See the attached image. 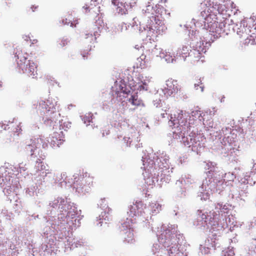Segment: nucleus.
<instances>
[{"mask_svg":"<svg viewBox=\"0 0 256 256\" xmlns=\"http://www.w3.org/2000/svg\"><path fill=\"white\" fill-rule=\"evenodd\" d=\"M142 161L144 166L142 168L144 170L143 172V175L144 178L145 183L148 186L147 188L150 189L156 186V184L159 186H162L164 184H160V174L158 176V173L156 172V175H154L152 172L154 164L152 161L146 159V158H142Z\"/></svg>","mask_w":256,"mask_h":256,"instance_id":"obj_16","label":"nucleus"},{"mask_svg":"<svg viewBox=\"0 0 256 256\" xmlns=\"http://www.w3.org/2000/svg\"><path fill=\"white\" fill-rule=\"evenodd\" d=\"M112 90L113 95L116 97L118 101L123 102L125 101L124 99L126 98V100L134 106H144L142 100L136 94H130L129 88L126 86V83L122 80L115 82L114 86L112 87Z\"/></svg>","mask_w":256,"mask_h":256,"instance_id":"obj_11","label":"nucleus"},{"mask_svg":"<svg viewBox=\"0 0 256 256\" xmlns=\"http://www.w3.org/2000/svg\"><path fill=\"white\" fill-rule=\"evenodd\" d=\"M232 208L231 204L218 202L215 206L216 212L210 211L208 212L205 210H198L197 212L196 221L194 225L202 230H210L212 232L221 231L223 229L230 226V228L238 227V224L233 216H228V218L223 214H228Z\"/></svg>","mask_w":256,"mask_h":256,"instance_id":"obj_3","label":"nucleus"},{"mask_svg":"<svg viewBox=\"0 0 256 256\" xmlns=\"http://www.w3.org/2000/svg\"><path fill=\"white\" fill-rule=\"evenodd\" d=\"M162 10H164L165 12V14H166V10H164L163 8H160V10H158V12H159L160 11H161V12H162Z\"/></svg>","mask_w":256,"mask_h":256,"instance_id":"obj_60","label":"nucleus"},{"mask_svg":"<svg viewBox=\"0 0 256 256\" xmlns=\"http://www.w3.org/2000/svg\"><path fill=\"white\" fill-rule=\"evenodd\" d=\"M123 1H126V3L128 2H131V0H123Z\"/></svg>","mask_w":256,"mask_h":256,"instance_id":"obj_62","label":"nucleus"},{"mask_svg":"<svg viewBox=\"0 0 256 256\" xmlns=\"http://www.w3.org/2000/svg\"><path fill=\"white\" fill-rule=\"evenodd\" d=\"M212 118H206L204 120L202 121V124L208 130L212 128L214 125V122L211 120Z\"/></svg>","mask_w":256,"mask_h":256,"instance_id":"obj_38","label":"nucleus"},{"mask_svg":"<svg viewBox=\"0 0 256 256\" xmlns=\"http://www.w3.org/2000/svg\"><path fill=\"white\" fill-rule=\"evenodd\" d=\"M124 234V241L132 243L134 240V236L133 234V228L129 229L126 230L122 231Z\"/></svg>","mask_w":256,"mask_h":256,"instance_id":"obj_33","label":"nucleus"},{"mask_svg":"<svg viewBox=\"0 0 256 256\" xmlns=\"http://www.w3.org/2000/svg\"><path fill=\"white\" fill-rule=\"evenodd\" d=\"M62 22L64 24L68 25L70 24V26L72 27L74 26V24H73V22H71V21L70 20H68L67 18H66L65 20V21L64 20H63Z\"/></svg>","mask_w":256,"mask_h":256,"instance_id":"obj_52","label":"nucleus"},{"mask_svg":"<svg viewBox=\"0 0 256 256\" xmlns=\"http://www.w3.org/2000/svg\"><path fill=\"white\" fill-rule=\"evenodd\" d=\"M106 209H108L107 214L106 212H102L101 214L99 216V220L100 222L98 224H100V226H102V224L104 222H104L105 224L107 223V221L109 220L110 218L109 217L108 214L110 212L112 211V209L109 207L106 206Z\"/></svg>","mask_w":256,"mask_h":256,"instance_id":"obj_35","label":"nucleus"},{"mask_svg":"<svg viewBox=\"0 0 256 256\" xmlns=\"http://www.w3.org/2000/svg\"><path fill=\"white\" fill-rule=\"evenodd\" d=\"M129 26V25H128L125 23H122L118 26V30L120 32H124L127 30Z\"/></svg>","mask_w":256,"mask_h":256,"instance_id":"obj_45","label":"nucleus"},{"mask_svg":"<svg viewBox=\"0 0 256 256\" xmlns=\"http://www.w3.org/2000/svg\"><path fill=\"white\" fill-rule=\"evenodd\" d=\"M216 140H220V142L228 150H238L239 145L236 142V130L230 128H224L219 132H216L212 134Z\"/></svg>","mask_w":256,"mask_h":256,"instance_id":"obj_13","label":"nucleus"},{"mask_svg":"<svg viewBox=\"0 0 256 256\" xmlns=\"http://www.w3.org/2000/svg\"><path fill=\"white\" fill-rule=\"evenodd\" d=\"M102 0H91V3L90 6H88L86 4L85 6H83V8H84L86 11L89 9V11L93 10V12L97 14L98 12H100V6H98L100 3L101 2Z\"/></svg>","mask_w":256,"mask_h":256,"instance_id":"obj_27","label":"nucleus"},{"mask_svg":"<svg viewBox=\"0 0 256 256\" xmlns=\"http://www.w3.org/2000/svg\"><path fill=\"white\" fill-rule=\"evenodd\" d=\"M161 115H162V118H164L165 117V114H162Z\"/></svg>","mask_w":256,"mask_h":256,"instance_id":"obj_63","label":"nucleus"},{"mask_svg":"<svg viewBox=\"0 0 256 256\" xmlns=\"http://www.w3.org/2000/svg\"><path fill=\"white\" fill-rule=\"evenodd\" d=\"M249 253L252 256H256V242L250 246Z\"/></svg>","mask_w":256,"mask_h":256,"instance_id":"obj_47","label":"nucleus"},{"mask_svg":"<svg viewBox=\"0 0 256 256\" xmlns=\"http://www.w3.org/2000/svg\"><path fill=\"white\" fill-rule=\"evenodd\" d=\"M36 186H30L27 188L26 193L30 196H34L36 194Z\"/></svg>","mask_w":256,"mask_h":256,"instance_id":"obj_39","label":"nucleus"},{"mask_svg":"<svg viewBox=\"0 0 256 256\" xmlns=\"http://www.w3.org/2000/svg\"><path fill=\"white\" fill-rule=\"evenodd\" d=\"M232 28L244 45L256 44V22L254 18H244Z\"/></svg>","mask_w":256,"mask_h":256,"instance_id":"obj_9","label":"nucleus"},{"mask_svg":"<svg viewBox=\"0 0 256 256\" xmlns=\"http://www.w3.org/2000/svg\"><path fill=\"white\" fill-rule=\"evenodd\" d=\"M122 122H123V124H122V123H120V122H119L118 123V124H120V127H122V126H123L124 128L128 127L127 122H126L124 120H122ZM119 122H120V120H119Z\"/></svg>","mask_w":256,"mask_h":256,"instance_id":"obj_53","label":"nucleus"},{"mask_svg":"<svg viewBox=\"0 0 256 256\" xmlns=\"http://www.w3.org/2000/svg\"><path fill=\"white\" fill-rule=\"evenodd\" d=\"M38 42V40H33L32 41V44H36Z\"/></svg>","mask_w":256,"mask_h":256,"instance_id":"obj_58","label":"nucleus"},{"mask_svg":"<svg viewBox=\"0 0 256 256\" xmlns=\"http://www.w3.org/2000/svg\"><path fill=\"white\" fill-rule=\"evenodd\" d=\"M144 10L148 14L152 12V16L148 17L146 24L140 26L139 31L142 36H146L150 40L154 41L158 35L166 32L167 27L157 14L158 12L154 10L153 6L148 4Z\"/></svg>","mask_w":256,"mask_h":256,"instance_id":"obj_5","label":"nucleus"},{"mask_svg":"<svg viewBox=\"0 0 256 256\" xmlns=\"http://www.w3.org/2000/svg\"><path fill=\"white\" fill-rule=\"evenodd\" d=\"M18 168L19 173L24 172L27 170L26 164L24 162L20 163Z\"/></svg>","mask_w":256,"mask_h":256,"instance_id":"obj_49","label":"nucleus"},{"mask_svg":"<svg viewBox=\"0 0 256 256\" xmlns=\"http://www.w3.org/2000/svg\"><path fill=\"white\" fill-rule=\"evenodd\" d=\"M128 132L129 133H130V136H129L128 134V136H124V140L126 142L127 146L130 145V142L138 136V134L137 130L133 128H130L128 130Z\"/></svg>","mask_w":256,"mask_h":256,"instance_id":"obj_30","label":"nucleus"},{"mask_svg":"<svg viewBox=\"0 0 256 256\" xmlns=\"http://www.w3.org/2000/svg\"><path fill=\"white\" fill-rule=\"evenodd\" d=\"M157 159L152 167V172L154 175L160 174V184L168 183L171 180V174L173 167L170 162L169 156L164 151L157 152Z\"/></svg>","mask_w":256,"mask_h":256,"instance_id":"obj_10","label":"nucleus"},{"mask_svg":"<svg viewBox=\"0 0 256 256\" xmlns=\"http://www.w3.org/2000/svg\"><path fill=\"white\" fill-rule=\"evenodd\" d=\"M203 80V78H200L198 80L197 82L194 84V88L195 90H198V86H200V88L201 92H203L204 90V86L202 83V80Z\"/></svg>","mask_w":256,"mask_h":256,"instance_id":"obj_42","label":"nucleus"},{"mask_svg":"<svg viewBox=\"0 0 256 256\" xmlns=\"http://www.w3.org/2000/svg\"><path fill=\"white\" fill-rule=\"evenodd\" d=\"M92 113H88L84 116H82V120L86 124V126L88 125L89 124L92 122Z\"/></svg>","mask_w":256,"mask_h":256,"instance_id":"obj_40","label":"nucleus"},{"mask_svg":"<svg viewBox=\"0 0 256 256\" xmlns=\"http://www.w3.org/2000/svg\"><path fill=\"white\" fill-rule=\"evenodd\" d=\"M50 206L54 208H58L60 214L58 216L60 219V228L64 232L65 238L69 236L70 230H72L80 225V219L78 216L77 208L74 204L70 202L67 198H58L50 203Z\"/></svg>","mask_w":256,"mask_h":256,"instance_id":"obj_4","label":"nucleus"},{"mask_svg":"<svg viewBox=\"0 0 256 256\" xmlns=\"http://www.w3.org/2000/svg\"><path fill=\"white\" fill-rule=\"evenodd\" d=\"M128 214L132 218L136 217L140 221L148 220L150 217L149 210L147 206L140 201H136L128 208Z\"/></svg>","mask_w":256,"mask_h":256,"instance_id":"obj_18","label":"nucleus"},{"mask_svg":"<svg viewBox=\"0 0 256 256\" xmlns=\"http://www.w3.org/2000/svg\"><path fill=\"white\" fill-rule=\"evenodd\" d=\"M109 133V130H107L106 132V134H108Z\"/></svg>","mask_w":256,"mask_h":256,"instance_id":"obj_64","label":"nucleus"},{"mask_svg":"<svg viewBox=\"0 0 256 256\" xmlns=\"http://www.w3.org/2000/svg\"><path fill=\"white\" fill-rule=\"evenodd\" d=\"M204 244L206 245L208 247H210L211 248H214L216 247V242L215 241L212 240V239L211 238H207Z\"/></svg>","mask_w":256,"mask_h":256,"instance_id":"obj_44","label":"nucleus"},{"mask_svg":"<svg viewBox=\"0 0 256 256\" xmlns=\"http://www.w3.org/2000/svg\"><path fill=\"white\" fill-rule=\"evenodd\" d=\"M224 96H222V98L220 99V102H222L224 101Z\"/></svg>","mask_w":256,"mask_h":256,"instance_id":"obj_61","label":"nucleus"},{"mask_svg":"<svg viewBox=\"0 0 256 256\" xmlns=\"http://www.w3.org/2000/svg\"><path fill=\"white\" fill-rule=\"evenodd\" d=\"M60 130H66L67 128H68L70 126V124L68 122H62V121H60Z\"/></svg>","mask_w":256,"mask_h":256,"instance_id":"obj_46","label":"nucleus"},{"mask_svg":"<svg viewBox=\"0 0 256 256\" xmlns=\"http://www.w3.org/2000/svg\"><path fill=\"white\" fill-rule=\"evenodd\" d=\"M252 173H250V172H246L244 177L240 178L239 180V182L242 184H249L251 186H253L255 184V181L252 180L250 179V174Z\"/></svg>","mask_w":256,"mask_h":256,"instance_id":"obj_31","label":"nucleus"},{"mask_svg":"<svg viewBox=\"0 0 256 256\" xmlns=\"http://www.w3.org/2000/svg\"><path fill=\"white\" fill-rule=\"evenodd\" d=\"M112 2L116 6L117 12L122 15L127 14L128 10L136 6V0H131V2L126 3L123 0H112Z\"/></svg>","mask_w":256,"mask_h":256,"instance_id":"obj_22","label":"nucleus"},{"mask_svg":"<svg viewBox=\"0 0 256 256\" xmlns=\"http://www.w3.org/2000/svg\"><path fill=\"white\" fill-rule=\"evenodd\" d=\"M176 225L168 224V228L159 236V241L166 249L169 256H186V254L180 250L176 242Z\"/></svg>","mask_w":256,"mask_h":256,"instance_id":"obj_8","label":"nucleus"},{"mask_svg":"<svg viewBox=\"0 0 256 256\" xmlns=\"http://www.w3.org/2000/svg\"><path fill=\"white\" fill-rule=\"evenodd\" d=\"M147 210H149L150 217V215H156L162 210V205L157 202H152L147 206Z\"/></svg>","mask_w":256,"mask_h":256,"instance_id":"obj_26","label":"nucleus"},{"mask_svg":"<svg viewBox=\"0 0 256 256\" xmlns=\"http://www.w3.org/2000/svg\"><path fill=\"white\" fill-rule=\"evenodd\" d=\"M72 177L71 178L72 182L68 180V182L70 184V187L75 189L76 192L82 194L90 190L93 183L92 177L86 174L85 176L74 174Z\"/></svg>","mask_w":256,"mask_h":256,"instance_id":"obj_14","label":"nucleus"},{"mask_svg":"<svg viewBox=\"0 0 256 256\" xmlns=\"http://www.w3.org/2000/svg\"><path fill=\"white\" fill-rule=\"evenodd\" d=\"M134 220L132 218H126L122 222V230L124 231L129 229L132 228Z\"/></svg>","mask_w":256,"mask_h":256,"instance_id":"obj_32","label":"nucleus"},{"mask_svg":"<svg viewBox=\"0 0 256 256\" xmlns=\"http://www.w3.org/2000/svg\"><path fill=\"white\" fill-rule=\"evenodd\" d=\"M236 178V176L232 172L226 173L224 178L220 180L217 176H215L212 181V178H206L202 182L200 186V192L198 196L201 200H206L210 198V193L219 192L220 193L224 186H232Z\"/></svg>","mask_w":256,"mask_h":256,"instance_id":"obj_6","label":"nucleus"},{"mask_svg":"<svg viewBox=\"0 0 256 256\" xmlns=\"http://www.w3.org/2000/svg\"><path fill=\"white\" fill-rule=\"evenodd\" d=\"M19 174L18 168L9 163H5L0 168V184L4 186L6 182L10 184V180Z\"/></svg>","mask_w":256,"mask_h":256,"instance_id":"obj_21","label":"nucleus"},{"mask_svg":"<svg viewBox=\"0 0 256 256\" xmlns=\"http://www.w3.org/2000/svg\"><path fill=\"white\" fill-rule=\"evenodd\" d=\"M212 248L210 247H208L204 244H200V250L202 254H206L210 252V250Z\"/></svg>","mask_w":256,"mask_h":256,"instance_id":"obj_43","label":"nucleus"},{"mask_svg":"<svg viewBox=\"0 0 256 256\" xmlns=\"http://www.w3.org/2000/svg\"><path fill=\"white\" fill-rule=\"evenodd\" d=\"M58 98H49L46 100H40L36 106V109L41 115H45L46 119L51 120V116L58 109Z\"/></svg>","mask_w":256,"mask_h":256,"instance_id":"obj_17","label":"nucleus"},{"mask_svg":"<svg viewBox=\"0 0 256 256\" xmlns=\"http://www.w3.org/2000/svg\"><path fill=\"white\" fill-rule=\"evenodd\" d=\"M250 227H256V217L254 218L250 222Z\"/></svg>","mask_w":256,"mask_h":256,"instance_id":"obj_54","label":"nucleus"},{"mask_svg":"<svg viewBox=\"0 0 256 256\" xmlns=\"http://www.w3.org/2000/svg\"><path fill=\"white\" fill-rule=\"evenodd\" d=\"M194 182V180L192 178V176L189 174H185L182 176L181 180H178L176 184L180 185L182 184L184 186V188L188 187L189 184H192Z\"/></svg>","mask_w":256,"mask_h":256,"instance_id":"obj_28","label":"nucleus"},{"mask_svg":"<svg viewBox=\"0 0 256 256\" xmlns=\"http://www.w3.org/2000/svg\"><path fill=\"white\" fill-rule=\"evenodd\" d=\"M13 182V180H10V184H6L7 182H6L4 184V186H1L2 188H4V192L5 194H10L11 193H14V189L13 188V187H12V183Z\"/></svg>","mask_w":256,"mask_h":256,"instance_id":"obj_36","label":"nucleus"},{"mask_svg":"<svg viewBox=\"0 0 256 256\" xmlns=\"http://www.w3.org/2000/svg\"><path fill=\"white\" fill-rule=\"evenodd\" d=\"M63 138L64 136L62 132L60 133L54 132L49 137L50 142L49 140H46V142L44 137L40 136V138L32 140L30 144L26 146V149L27 152H30V154L32 157H38L44 160L46 156L42 151L40 152L39 150L40 144H42L43 148H46L48 146V142H49L52 147H58L62 144Z\"/></svg>","mask_w":256,"mask_h":256,"instance_id":"obj_7","label":"nucleus"},{"mask_svg":"<svg viewBox=\"0 0 256 256\" xmlns=\"http://www.w3.org/2000/svg\"><path fill=\"white\" fill-rule=\"evenodd\" d=\"M28 56V54L24 52L21 48H16L15 57L18 68L20 72L26 74L34 78L38 75L37 66L34 62L27 60Z\"/></svg>","mask_w":256,"mask_h":256,"instance_id":"obj_12","label":"nucleus"},{"mask_svg":"<svg viewBox=\"0 0 256 256\" xmlns=\"http://www.w3.org/2000/svg\"><path fill=\"white\" fill-rule=\"evenodd\" d=\"M235 188H233L232 190H230L231 191V195H232V198H240L241 196V194L240 192H235Z\"/></svg>","mask_w":256,"mask_h":256,"instance_id":"obj_48","label":"nucleus"},{"mask_svg":"<svg viewBox=\"0 0 256 256\" xmlns=\"http://www.w3.org/2000/svg\"><path fill=\"white\" fill-rule=\"evenodd\" d=\"M152 82V78L149 75L140 74L128 82V87L134 91H148L149 84Z\"/></svg>","mask_w":256,"mask_h":256,"instance_id":"obj_20","label":"nucleus"},{"mask_svg":"<svg viewBox=\"0 0 256 256\" xmlns=\"http://www.w3.org/2000/svg\"><path fill=\"white\" fill-rule=\"evenodd\" d=\"M143 48H144V46L142 44H140V45L136 44L135 46V48H136V50H138L142 49Z\"/></svg>","mask_w":256,"mask_h":256,"instance_id":"obj_57","label":"nucleus"},{"mask_svg":"<svg viewBox=\"0 0 256 256\" xmlns=\"http://www.w3.org/2000/svg\"><path fill=\"white\" fill-rule=\"evenodd\" d=\"M180 88L176 80L173 79H168L166 81V87L164 89L158 90L154 94L153 104L154 106H160L162 100L167 98L174 93L177 92Z\"/></svg>","mask_w":256,"mask_h":256,"instance_id":"obj_15","label":"nucleus"},{"mask_svg":"<svg viewBox=\"0 0 256 256\" xmlns=\"http://www.w3.org/2000/svg\"><path fill=\"white\" fill-rule=\"evenodd\" d=\"M152 53L154 55L164 59L167 63H173L176 62V57L174 54L162 48L154 47L152 49Z\"/></svg>","mask_w":256,"mask_h":256,"instance_id":"obj_24","label":"nucleus"},{"mask_svg":"<svg viewBox=\"0 0 256 256\" xmlns=\"http://www.w3.org/2000/svg\"><path fill=\"white\" fill-rule=\"evenodd\" d=\"M250 173L256 174V162L253 160V165L250 170Z\"/></svg>","mask_w":256,"mask_h":256,"instance_id":"obj_51","label":"nucleus"},{"mask_svg":"<svg viewBox=\"0 0 256 256\" xmlns=\"http://www.w3.org/2000/svg\"><path fill=\"white\" fill-rule=\"evenodd\" d=\"M217 111L216 108L212 107L206 110L205 112H203V114L204 118H212V117L215 114Z\"/></svg>","mask_w":256,"mask_h":256,"instance_id":"obj_37","label":"nucleus"},{"mask_svg":"<svg viewBox=\"0 0 256 256\" xmlns=\"http://www.w3.org/2000/svg\"><path fill=\"white\" fill-rule=\"evenodd\" d=\"M105 201H106L105 199H102L100 200V202L99 204L100 206L102 207V208H104L106 206V204H104Z\"/></svg>","mask_w":256,"mask_h":256,"instance_id":"obj_55","label":"nucleus"},{"mask_svg":"<svg viewBox=\"0 0 256 256\" xmlns=\"http://www.w3.org/2000/svg\"><path fill=\"white\" fill-rule=\"evenodd\" d=\"M24 38L26 40H28L30 38L28 36H26L25 38Z\"/></svg>","mask_w":256,"mask_h":256,"instance_id":"obj_59","label":"nucleus"},{"mask_svg":"<svg viewBox=\"0 0 256 256\" xmlns=\"http://www.w3.org/2000/svg\"><path fill=\"white\" fill-rule=\"evenodd\" d=\"M168 228V226H166L164 225H162L160 228H155V229H154V227L152 228V230L153 232H154L156 234V236L158 238V242L154 244L152 246V252L153 254L155 256H162L161 254L162 252V248L160 245H162V244H160V242L159 241L158 237L159 236H161V234L164 232V230H166Z\"/></svg>","mask_w":256,"mask_h":256,"instance_id":"obj_23","label":"nucleus"},{"mask_svg":"<svg viewBox=\"0 0 256 256\" xmlns=\"http://www.w3.org/2000/svg\"><path fill=\"white\" fill-rule=\"evenodd\" d=\"M67 44H68V40L66 39H62L60 42V44L62 46H64Z\"/></svg>","mask_w":256,"mask_h":256,"instance_id":"obj_56","label":"nucleus"},{"mask_svg":"<svg viewBox=\"0 0 256 256\" xmlns=\"http://www.w3.org/2000/svg\"><path fill=\"white\" fill-rule=\"evenodd\" d=\"M102 29V26L98 27L97 30H95L94 32V36L92 34H86V38H90V42H95L96 39V37L100 35Z\"/></svg>","mask_w":256,"mask_h":256,"instance_id":"obj_34","label":"nucleus"},{"mask_svg":"<svg viewBox=\"0 0 256 256\" xmlns=\"http://www.w3.org/2000/svg\"><path fill=\"white\" fill-rule=\"evenodd\" d=\"M61 179L60 180V182H64L65 183L67 182V176L66 174L64 172L62 173L61 175Z\"/></svg>","mask_w":256,"mask_h":256,"instance_id":"obj_50","label":"nucleus"},{"mask_svg":"<svg viewBox=\"0 0 256 256\" xmlns=\"http://www.w3.org/2000/svg\"><path fill=\"white\" fill-rule=\"evenodd\" d=\"M234 252L233 248H228L222 251V256H234Z\"/></svg>","mask_w":256,"mask_h":256,"instance_id":"obj_41","label":"nucleus"},{"mask_svg":"<svg viewBox=\"0 0 256 256\" xmlns=\"http://www.w3.org/2000/svg\"><path fill=\"white\" fill-rule=\"evenodd\" d=\"M204 166L206 170H208L206 172L207 177L205 178H212V181H213V179L214 178L215 176H216V164L210 162H204Z\"/></svg>","mask_w":256,"mask_h":256,"instance_id":"obj_25","label":"nucleus"},{"mask_svg":"<svg viewBox=\"0 0 256 256\" xmlns=\"http://www.w3.org/2000/svg\"><path fill=\"white\" fill-rule=\"evenodd\" d=\"M202 26L200 22L196 21L194 18L190 24H186V27L189 31L190 45L192 49L190 52L188 45L182 44L178 48L176 56L182 57L184 60L187 56H190L194 62H198L200 60L202 62L204 61L202 59L203 54L210 45V42L208 41L207 36L208 32L210 34H212L208 30L204 28V27L201 28Z\"/></svg>","mask_w":256,"mask_h":256,"instance_id":"obj_2","label":"nucleus"},{"mask_svg":"<svg viewBox=\"0 0 256 256\" xmlns=\"http://www.w3.org/2000/svg\"><path fill=\"white\" fill-rule=\"evenodd\" d=\"M33 178L39 184L44 182L45 178L47 176H54L52 170L50 169L49 166L40 159L36 161L34 170L32 173Z\"/></svg>","mask_w":256,"mask_h":256,"instance_id":"obj_19","label":"nucleus"},{"mask_svg":"<svg viewBox=\"0 0 256 256\" xmlns=\"http://www.w3.org/2000/svg\"><path fill=\"white\" fill-rule=\"evenodd\" d=\"M67 244L70 246V249H73L76 248H78L83 245L84 242L76 238H73L70 237L66 240Z\"/></svg>","mask_w":256,"mask_h":256,"instance_id":"obj_29","label":"nucleus"},{"mask_svg":"<svg viewBox=\"0 0 256 256\" xmlns=\"http://www.w3.org/2000/svg\"><path fill=\"white\" fill-rule=\"evenodd\" d=\"M203 112L196 110L192 112L190 115H186L184 112L178 110L170 114L169 125L172 127V137L175 139L182 138L184 146L191 148L193 152L198 154L204 147L205 140L202 134L194 133L184 136L185 132L190 130L194 125H202V121L204 120Z\"/></svg>","mask_w":256,"mask_h":256,"instance_id":"obj_1","label":"nucleus"}]
</instances>
